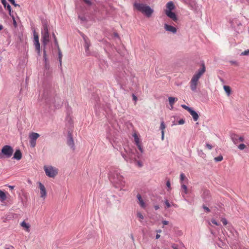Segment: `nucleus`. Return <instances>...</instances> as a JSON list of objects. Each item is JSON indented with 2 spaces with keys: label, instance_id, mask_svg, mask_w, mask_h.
<instances>
[{
  "label": "nucleus",
  "instance_id": "39",
  "mask_svg": "<svg viewBox=\"0 0 249 249\" xmlns=\"http://www.w3.org/2000/svg\"><path fill=\"white\" fill-rule=\"evenodd\" d=\"M181 107L182 108H183L184 109L187 110L188 112L192 108H191V107H188V106H187L186 105H181Z\"/></svg>",
  "mask_w": 249,
  "mask_h": 249
},
{
  "label": "nucleus",
  "instance_id": "2",
  "mask_svg": "<svg viewBox=\"0 0 249 249\" xmlns=\"http://www.w3.org/2000/svg\"><path fill=\"white\" fill-rule=\"evenodd\" d=\"M109 178L114 186L120 190L125 186V181L124 178L118 170H111L109 174Z\"/></svg>",
  "mask_w": 249,
  "mask_h": 249
},
{
  "label": "nucleus",
  "instance_id": "11",
  "mask_svg": "<svg viewBox=\"0 0 249 249\" xmlns=\"http://www.w3.org/2000/svg\"><path fill=\"white\" fill-rule=\"evenodd\" d=\"M67 144L73 150L74 149V141L73 140L72 135H71V133H69L68 135Z\"/></svg>",
  "mask_w": 249,
  "mask_h": 249
},
{
  "label": "nucleus",
  "instance_id": "24",
  "mask_svg": "<svg viewBox=\"0 0 249 249\" xmlns=\"http://www.w3.org/2000/svg\"><path fill=\"white\" fill-rule=\"evenodd\" d=\"M39 137V134L36 132H32L29 135L30 139L36 140V139Z\"/></svg>",
  "mask_w": 249,
  "mask_h": 249
},
{
  "label": "nucleus",
  "instance_id": "8",
  "mask_svg": "<svg viewBox=\"0 0 249 249\" xmlns=\"http://www.w3.org/2000/svg\"><path fill=\"white\" fill-rule=\"evenodd\" d=\"M34 45L37 54L40 55V45L39 42V37L35 30L34 31Z\"/></svg>",
  "mask_w": 249,
  "mask_h": 249
},
{
  "label": "nucleus",
  "instance_id": "35",
  "mask_svg": "<svg viewBox=\"0 0 249 249\" xmlns=\"http://www.w3.org/2000/svg\"><path fill=\"white\" fill-rule=\"evenodd\" d=\"M246 147V146L244 143H241L238 146V148L241 150H243Z\"/></svg>",
  "mask_w": 249,
  "mask_h": 249
},
{
  "label": "nucleus",
  "instance_id": "32",
  "mask_svg": "<svg viewBox=\"0 0 249 249\" xmlns=\"http://www.w3.org/2000/svg\"><path fill=\"white\" fill-rule=\"evenodd\" d=\"M30 146L32 147H35V146L36 145V141L32 140V139H30Z\"/></svg>",
  "mask_w": 249,
  "mask_h": 249
},
{
  "label": "nucleus",
  "instance_id": "37",
  "mask_svg": "<svg viewBox=\"0 0 249 249\" xmlns=\"http://www.w3.org/2000/svg\"><path fill=\"white\" fill-rule=\"evenodd\" d=\"M12 18H13V25L14 26V27L15 28H16L17 27V22L15 19V18H14V16L11 14V16H10Z\"/></svg>",
  "mask_w": 249,
  "mask_h": 249
},
{
  "label": "nucleus",
  "instance_id": "53",
  "mask_svg": "<svg viewBox=\"0 0 249 249\" xmlns=\"http://www.w3.org/2000/svg\"><path fill=\"white\" fill-rule=\"evenodd\" d=\"M161 132V140H164V131H162V132Z\"/></svg>",
  "mask_w": 249,
  "mask_h": 249
},
{
  "label": "nucleus",
  "instance_id": "20",
  "mask_svg": "<svg viewBox=\"0 0 249 249\" xmlns=\"http://www.w3.org/2000/svg\"><path fill=\"white\" fill-rule=\"evenodd\" d=\"M189 112L192 115L195 121H196L198 119L199 116L198 113L196 111L193 110L192 108H191V110H189Z\"/></svg>",
  "mask_w": 249,
  "mask_h": 249
},
{
  "label": "nucleus",
  "instance_id": "19",
  "mask_svg": "<svg viewBox=\"0 0 249 249\" xmlns=\"http://www.w3.org/2000/svg\"><path fill=\"white\" fill-rule=\"evenodd\" d=\"M238 135L235 133H232L231 135V138L233 143L235 145L238 144L239 143V140L238 139Z\"/></svg>",
  "mask_w": 249,
  "mask_h": 249
},
{
  "label": "nucleus",
  "instance_id": "26",
  "mask_svg": "<svg viewBox=\"0 0 249 249\" xmlns=\"http://www.w3.org/2000/svg\"><path fill=\"white\" fill-rule=\"evenodd\" d=\"M6 199V196L5 193L3 191L0 190V201L2 202L5 200Z\"/></svg>",
  "mask_w": 249,
  "mask_h": 249
},
{
  "label": "nucleus",
  "instance_id": "10",
  "mask_svg": "<svg viewBox=\"0 0 249 249\" xmlns=\"http://www.w3.org/2000/svg\"><path fill=\"white\" fill-rule=\"evenodd\" d=\"M202 197L205 202H209L211 199L210 192L209 190H204L202 195Z\"/></svg>",
  "mask_w": 249,
  "mask_h": 249
},
{
  "label": "nucleus",
  "instance_id": "17",
  "mask_svg": "<svg viewBox=\"0 0 249 249\" xmlns=\"http://www.w3.org/2000/svg\"><path fill=\"white\" fill-rule=\"evenodd\" d=\"M1 2L2 4L3 5V6L5 8H7L9 14L10 16H11V6L7 2L6 0H1Z\"/></svg>",
  "mask_w": 249,
  "mask_h": 249
},
{
  "label": "nucleus",
  "instance_id": "38",
  "mask_svg": "<svg viewBox=\"0 0 249 249\" xmlns=\"http://www.w3.org/2000/svg\"><path fill=\"white\" fill-rule=\"evenodd\" d=\"M8 0L15 7H17V6L19 7L20 6L19 4H18L15 3V0Z\"/></svg>",
  "mask_w": 249,
  "mask_h": 249
},
{
  "label": "nucleus",
  "instance_id": "57",
  "mask_svg": "<svg viewBox=\"0 0 249 249\" xmlns=\"http://www.w3.org/2000/svg\"><path fill=\"white\" fill-rule=\"evenodd\" d=\"M160 237V235L159 234H157L156 235V238L157 239H159V238Z\"/></svg>",
  "mask_w": 249,
  "mask_h": 249
},
{
  "label": "nucleus",
  "instance_id": "48",
  "mask_svg": "<svg viewBox=\"0 0 249 249\" xmlns=\"http://www.w3.org/2000/svg\"><path fill=\"white\" fill-rule=\"evenodd\" d=\"M86 4L89 5H91V3L89 0H83Z\"/></svg>",
  "mask_w": 249,
  "mask_h": 249
},
{
  "label": "nucleus",
  "instance_id": "1",
  "mask_svg": "<svg viewBox=\"0 0 249 249\" xmlns=\"http://www.w3.org/2000/svg\"><path fill=\"white\" fill-rule=\"evenodd\" d=\"M124 151L125 153L121 152V154L124 160L127 162L134 163L137 166L141 167L142 166V162L137 160L135 152L136 150L133 147H130L126 146L124 147Z\"/></svg>",
  "mask_w": 249,
  "mask_h": 249
},
{
  "label": "nucleus",
  "instance_id": "27",
  "mask_svg": "<svg viewBox=\"0 0 249 249\" xmlns=\"http://www.w3.org/2000/svg\"><path fill=\"white\" fill-rule=\"evenodd\" d=\"M133 136L134 138L135 142L136 145H138L139 144L141 143L140 141V139L136 133H134Z\"/></svg>",
  "mask_w": 249,
  "mask_h": 249
},
{
  "label": "nucleus",
  "instance_id": "49",
  "mask_svg": "<svg viewBox=\"0 0 249 249\" xmlns=\"http://www.w3.org/2000/svg\"><path fill=\"white\" fill-rule=\"evenodd\" d=\"M203 209L207 212H210V209L207 207V206H203Z\"/></svg>",
  "mask_w": 249,
  "mask_h": 249
},
{
  "label": "nucleus",
  "instance_id": "41",
  "mask_svg": "<svg viewBox=\"0 0 249 249\" xmlns=\"http://www.w3.org/2000/svg\"><path fill=\"white\" fill-rule=\"evenodd\" d=\"M249 54V50H246L241 53V55H248Z\"/></svg>",
  "mask_w": 249,
  "mask_h": 249
},
{
  "label": "nucleus",
  "instance_id": "47",
  "mask_svg": "<svg viewBox=\"0 0 249 249\" xmlns=\"http://www.w3.org/2000/svg\"><path fill=\"white\" fill-rule=\"evenodd\" d=\"M206 146L207 148H208L210 150L212 149L213 148L212 145L209 143H206Z\"/></svg>",
  "mask_w": 249,
  "mask_h": 249
},
{
  "label": "nucleus",
  "instance_id": "14",
  "mask_svg": "<svg viewBox=\"0 0 249 249\" xmlns=\"http://www.w3.org/2000/svg\"><path fill=\"white\" fill-rule=\"evenodd\" d=\"M83 38L85 41L84 47H85L86 53L87 54H89V48L90 45V42L88 40V39L85 36H83Z\"/></svg>",
  "mask_w": 249,
  "mask_h": 249
},
{
  "label": "nucleus",
  "instance_id": "18",
  "mask_svg": "<svg viewBox=\"0 0 249 249\" xmlns=\"http://www.w3.org/2000/svg\"><path fill=\"white\" fill-rule=\"evenodd\" d=\"M175 8L173 1H169L166 4V9L165 11H172Z\"/></svg>",
  "mask_w": 249,
  "mask_h": 249
},
{
  "label": "nucleus",
  "instance_id": "44",
  "mask_svg": "<svg viewBox=\"0 0 249 249\" xmlns=\"http://www.w3.org/2000/svg\"><path fill=\"white\" fill-rule=\"evenodd\" d=\"M221 221L224 225H226L228 223L227 220L225 218H222L221 219Z\"/></svg>",
  "mask_w": 249,
  "mask_h": 249
},
{
  "label": "nucleus",
  "instance_id": "16",
  "mask_svg": "<svg viewBox=\"0 0 249 249\" xmlns=\"http://www.w3.org/2000/svg\"><path fill=\"white\" fill-rule=\"evenodd\" d=\"M137 197L138 199V203L140 205V206L142 208H145L146 207V205L144 201L142 199L141 195L138 194L137 195Z\"/></svg>",
  "mask_w": 249,
  "mask_h": 249
},
{
  "label": "nucleus",
  "instance_id": "42",
  "mask_svg": "<svg viewBox=\"0 0 249 249\" xmlns=\"http://www.w3.org/2000/svg\"><path fill=\"white\" fill-rule=\"evenodd\" d=\"M238 139L239 140V142H243L245 140L244 137L241 136H239V135H238Z\"/></svg>",
  "mask_w": 249,
  "mask_h": 249
},
{
  "label": "nucleus",
  "instance_id": "45",
  "mask_svg": "<svg viewBox=\"0 0 249 249\" xmlns=\"http://www.w3.org/2000/svg\"><path fill=\"white\" fill-rule=\"evenodd\" d=\"M165 204L166 205L167 208H169L171 207V205L167 199L165 200Z\"/></svg>",
  "mask_w": 249,
  "mask_h": 249
},
{
  "label": "nucleus",
  "instance_id": "56",
  "mask_svg": "<svg viewBox=\"0 0 249 249\" xmlns=\"http://www.w3.org/2000/svg\"><path fill=\"white\" fill-rule=\"evenodd\" d=\"M8 187L11 189V190H12L14 188V186H12V185H9L8 186Z\"/></svg>",
  "mask_w": 249,
  "mask_h": 249
},
{
  "label": "nucleus",
  "instance_id": "31",
  "mask_svg": "<svg viewBox=\"0 0 249 249\" xmlns=\"http://www.w3.org/2000/svg\"><path fill=\"white\" fill-rule=\"evenodd\" d=\"M166 127V125L164 124V122L162 121H161V123H160V129L161 130V132H162V131H164V129Z\"/></svg>",
  "mask_w": 249,
  "mask_h": 249
},
{
  "label": "nucleus",
  "instance_id": "51",
  "mask_svg": "<svg viewBox=\"0 0 249 249\" xmlns=\"http://www.w3.org/2000/svg\"><path fill=\"white\" fill-rule=\"evenodd\" d=\"M211 222H212V223H213V224L215 225H217V226H218L219 225V224L216 222V221L214 219H212L211 220Z\"/></svg>",
  "mask_w": 249,
  "mask_h": 249
},
{
  "label": "nucleus",
  "instance_id": "55",
  "mask_svg": "<svg viewBox=\"0 0 249 249\" xmlns=\"http://www.w3.org/2000/svg\"><path fill=\"white\" fill-rule=\"evenodd\" d=\"M7 249H14V247L13 246H12V245H10V246H8Z\"/></svg>",
  "mask_w": 249,
  "mask_h": 249
},
{
  "label": "nucleus",
  "instance_id": "34",
  "mask_svg": "<svg viewBox=\"0 0 249 249\" xmlns=\"http://www.w3.org/2000/svg\"><path fill=\"white\" fill-rule=\"evenodd\" d=\"M137 217L140 219V222H142V220L143 219L144 216L140 212H138L137 213Z\"/></svg>",
  "mask_w": 249,
  "mask_h": 249
},
{
  "label": "nucleus",
  "instance_id": "13",
  "mask_svg": "<svg viewBox=\"0 0 249 249\" xmlns=\"http://www.w3.org/2000/svg\"><path fill=\"white\" fill-rule=\"evenodd\" d=\"M165 12L167 16L173 21H177L178 20V17L175 13L172 11H165Z\"/></svg>",
  "mask_w": 249,
  "mask_h": 249
},
{
  "label": "nucleus",
  "instance_id": "43",
  "mask_svg": "<svg viewBox=\"0 0 249 249\" xmlns=\"http://www.w3.org/2000/svg\"><path fill=\"white\" fill-rule=\"evenodd\" d=\"M137 146H138L139 149L140 150V152L141 153H142L143 152V148H142V145L141 144V143L140 144H139L138 145H137Z\"/></svg>",
  "mask_w": 249,
  "mask_h": 249
},
{
  "label": "nucleus",
  "instance_id": "33",
  "mask_svg": "<svg viewBox=\"0 0 249 249\" xmlns=\"http://www.w3.org/2000/svg\"><path fill=\"white\" fill-rule=\"evenodd\" d=\"M223 159V158L222 156L219 155L218 157L214 158V160L215 161L218 162V161H220L222 160Z\"/></svg>",
  "mask_w": 249,
  "mask_h": 249
},
{
  "label": "nucleus",
  "instance_id": "54",
  "mask_svg": "<svg viewBox=\"0 0 249 249\" xmlns=\"http://www.w3.org/2000/svg\"><path fill=\"white\" fill-rule=\"evenodd\" d=\"M172 247L173 249H178L177 246L175 244H173L172 246Z\"/></svg>",
  "mask_w": 249,
  "mask_h": 249
},
{
  "label": "nucleus",
  "instance_id": "6",
  "mask_svg": "<svg viewBox=\"0 0 249 249\" xmlns=\"http://www.w3.org/2000/svg\"><path fill=\"white\" fill-rule=\"evenodd\" d=\"M14 150L10 145H4L1 149L0 153V159L4 158H9L13 153Z\"/></svg>",
  "mask_w": 249,
  "mask_h": 249
},
{
  "label": "nucleus",
  "instance_id": "23",
  "mask_svg": "<svg viewBox=\"0 0 249 249\" xmlns=\"http://www.w3.org/2000/svg\"><path fill=\"white\" fill-rule=\"evenodd\" d=\"M188 181V179L186 177L185 175L183 173H181L180 175V183L184 184V183Z\"/></svg>",
  "mask_w": 249,
  "mask_h": 249
},
{
  "label": "nucleus",
  "instance_id": "21",
  "mask_svg": "<svg viewBox=\"0 0 249 249\" xmlns=\"http://www.w3.org/2000/svg\"><path fill=\"white\" fill-rule=\"evenodd\" d=\"M22 158V153L19 150H17L15 152L13 159L17 160H20Z\"/></svg>",
  "mask_w": 249,
  "mask_h": 249
},
{
  "label": "nucleus",
  "instance_id": "64",
  "mask_svg": "<svg viewBox=\"0 0 249 249\" xmlns=\"http://www.w3.org/2000/svg\"><path fill=\"white\" fill-rule=\"evenodd\" d=\"M114 35H115V36H118L117 34H116V33H115V34H114Z\"/></svg>",
  "mask_w": 249,
  "mask_h": 249
},
{
  "label": "nucleus",
  "instance_id": "3",
  "mask_svg": "<svg viewBox=\"0 0 249 249\" xmlns=\"http://www.w3.org/2000/svg\"><path fill=\"white\" fill-rule=\"evenodd\" d=\"M206 71L205 64L203 63L201 64V68L199 69L193 76L190 82V87L192 91H196L197 86L198 84L199 79L203 75Z\"/></svg>",
  "mask_w": 249,
  "mask_h": 249
},
{
  "label": "nucleus",
  "instance_id": "5",
  "mask_svg": "<svg viewBox=\"0 0 249 249\" xmlns=\"http://www.w3.org/2000/svg\"><path fill=\"white\" fill-rule=\"evenodd\" d=\"M41 42L45 47L50 41V37L48 31V26L46 20L42 21V28L41 31Z\"/></svg>",
  "mask_w": 249,
  "mask_h": 249
},
{
  "label": "nucleus",
  "instance_id": "46",
  "mask_svg": "<svg viewBox=\"0 0 249 249\" xmlns=\"http://www.w3.org/2000/svg\"><path fill=\"white\" fill-rule=\"evenodd\" d=\"M184 123H185V121H184V119H181L178 121V124H184Z\"/></svg>",
  "mask_w": 249,
  "mask_h": 249
},
{
  "label": "nucleus",
  "instance_id": "22",
  "mask_svg": "<svg viewBox=\"0 0 249 249\" xmlns=\"http://www.w3.org/2000/svg\"><path fill=\"white\" fill-rule=\"evenodd\" d=\"M168 100L169 102L170 106L171 107V109H173V105L175 104L176 101H178V98L173 97H169L168 98Z\"/></svg>",
  "mask_w": 249,
  "mask_h": 249
},
{
  "label": "nucleus",
  "instance_id": "63",
  "mask_svg": "<svg viewBox=\"0 0 249 249\" xmlns=\"http://www.w3.org/2000/svg\"><path fill=\"white\" fill-rule=\"evenodd\" d=\"M157 231V232L160 233L161 232V231L160 230H159Z\"/></svg>",
  "mask_w": 249,
  "mask_h": 249
},
{
  "label": "nucleus",
  "instance_id": "58",
  "mask_svg": "<svg viewBox=\"0 0 249 249\" xmlns=\"http://www.w3.org/2000/svg\"><path fill=\"white\" fill-rule=\"evenodd\" d=\"M133 100H134L135 101H136L137 100V97L134 95H133Z\"/></svg>",
  "mask_w": 249,
  "mask_h": 249
},
{
  "label": "nucleus",
  "instance_id": "60",
  "mask_svg": "<svg viewBox=\"0 0 249 249\" xmlns=\"http://www.w3.org/2000/svg\"><path fill=\"white\" fill-rule=\"evenodd\" d=\"M154 208H155V210H158V209H159V206H158V205H157V206H155L154 207Z\"/></svg>",
  "mask_w": 249,
  "mask_h": 249
},
{
  "label": "nucleus",
  "instance_id": "12",
  "mask_svg": "<svg viewBox=\"0 0 249 249\" xmlns=\"http://www.w3.org/2000/svg\"><path fill=\"white\" fill-rule=\"evenodd\" d=\"M164 27L165 30L167 31L171 32L173 34H176L177 33V30L176 28L172 25L165 23L164 24Z\"/></svg>",
  "mask_w": 249,
  "mask_h": 249
},
{
  "label": "nucleus",
  "instance_id": "30",
  "mask_svg": "<svg viewBox=\"0 0 249 249\" xmlns=\"http://www.w3.org/2000/svg\"><path fill=\"white\" fill-rule=\"evenodd\" d=\"M181 187L183 190L184 194H187L188 193L187 186L184 183L181 184Z\"/></svg>",
  "mask_w": 249,
  "mask_h": 249
},
{
  "label": "nucleus",
  "instance_id": "15",
  "mask_svg": "<svg viewBox=\"0 0 249 249\" xmlns=\"http://www.w3.org/2000/svg\"><path fill=\"white\" fill-rule=\"evenodd\" d=\"M20 226L22 227L27 232H30L31 226L29 223H27L25 221H23L20 223Z\"/></svg>",
  "mask_w": 249,
  "mask_h": 249
},
{
  "label": "nucleus",
  "instance_id": "29",
  "mask_svg": "<svg viewBox=\"0 0 249 249\" xmlns=\"http://www.w3.org/2000/svg\"><path fill=\"white\" fill-rule=\"evenodd\" d=\"M43 59L45 62V67L46 68H47L48 66L47 64V54H46V52L45 50V47H44V49H43Z\"/></svg>",
  "mask_w": 249,
  "mask_h": 249
},
{
  "label": "nucleus",
  "instance_id": "40",
  "mask_svg": "<svg viewBox=\"0 0 249 249\" xmlns=\"http://www.w3.org/2000/svg\"><path fill=\"white\" fill-rule=\"evenodd\" d=\"M78 18L79 19H80V20L82 21H85L86 20V18L84 16H80V15H79L78 16Z\"/></svg>",
  "mask_w": 249,
  "mask_h": 249
},
{
  "label": "nucleus",
  "instance_id": "25",
  "mask_svg": "<svg viewBox=\"0 0 249 249\" xmlns=\"http://www.w3.org/2000/svg\"><path fill=\"white\" fill-rule=\"evenodd\" d=\"M58 59H59V67H60V69H62V52L60 50L59 47H58Z\"/></svg>",
  "mask_w": 249,
  "mask_h": 249
},
{
  "label": "nucleus",
  "instance_id": "9",
  "mask_svg": "<svg viewBox=\"0 0 249 249\" xmlns=\"http://www.w3.org/2000/svg\"><path fill=\"white\" fill-rule=\"evenodd\" d=\"M38 188L40 190V196L44 200L47 196V191L44 185L40 182H37Z\"/></svg>",
  "mask_w": 249,
  "mask_h": 249
},
{
  "label": "nucleus",
  "instance_id": "59",
  "mask_svg": "<svg viewBox=\"0 0 249 249\" xmlns=\"http://www.w3.org/2000/svg\"><path fill=\"white\" fill-rule=\"evenodd\" d=\"M231 63L232 64H235V65H237V63L236 61H231Z\"/></svg>",
  "mask_w": 249,
  "mask_h": 249
},
{
  "label": "nucleus",
  "instance_id": "7",
  "mask_svg": "<svg viewBox=\"0 0 249 249\" xmlns=\"http://www.w3.org/2000/svg\"><path fill=\"white\" fill-rule=\"evenodd\" d=\"M43 169L46 176L49 178H54L58 172L57 168L51 165L44 166Z\"/></svg>",
  "mask_w": 249,
  "mask_h": 249
},
{
  "label": "nucleus",
  "instance_id": "28",
  "mask_svg": "<svg viewBox=\"0 0 249 249\" xmlns=\"http://www.w3.org/2000/svg\"><path fill=\"white\" fill-rule=\"evenodd\" d=\"M224 89L225 91L226 92L228 95H230L231 93V88L228 86H224Z\"/></svg>",
  "mask_w": 249,
  "mask_h": 249
},
{
  "label": "nucleus",
  "instance_id": "52",
  "mask_svg": "<svg viewBox=\"0 0 249 249\" xmlns=\"http://www.w3.org/2000/svg\"><path fill=\"white\" fill-rule=\"evenodd\" d=\"M162 224L164 225H168L169 222L168 221H166V220H163L162 221Z\"/></svg>",
  "mask_w": 249,
  "mask_h": 249
},
{
  "label": "nucleus",
  "instance_id": "50",
  "mask_svg": "<svg viewBox=\"0 0 249 249\" xmlns=\"http://www.w3.org/2000/svg\"><path fill=\"white\" fill-rule=\"evenodd\" d=\"M54 43H55V45H56V46L57 47V48H58V47H59L58 43V42H57V39H56V36H54Z\"/></svg>",
  "mask_w": 249,
  "mask_h": 249
},
{
  "label": "nucleus",
  "instance_id": "4",
  "mask_svg": "<svg viewBox=\"0 0 249 249\" xmlns=\"http://www.w3.org/2000/svg\"><path fill=\"white\" fill-rule=\"evenodd\" d=\"M134 7L147 17H150L154 12V10L149 6L142 3L135 2Z\"/></svg>",
  "mask_w": 249,
  "mask_h": 249
},
{
  "label": "nucleus",
  "instance_id": "62",
  "mask_svg": "<svg viewBox=\"0 0 249 249\" xmlns=\"http://www.w3.org/2000/svg\"><path fill=\"white\" fill-rule=\"evenodd\" d=\"M153 249H159V248H158V247H153Z\"/></svg>",
  "mask_w": 249,
  "mask_h": 249
},
{
  "label": "nucleus",
  "instance_id": "36",
  "mask_svg": "<svg viewBox=\"0 0 249 249\" xmlns=\"http://www.w3.org/2000/svg\"><path fill=\"white\" fill-rule=\"evenodd\" d=\"M166 186L168 188V191H170L171 189V183L170 180H168L166 182Z\"/></svg>",
  "mask_w": 249,
  "mask_h": 249
},
{
  "label": "nucleus",
  "instance_id": "61",
  "mask_svg": "<svg viewBox=\"0 0 249 249\" xmlns=\"http://www.w3.org/2000/svg\"><path fill=\"white\" fill-rule=\"evenodd\" d=\"M3 27L2 25H0V31L3 29Z\"/></svg>",
  "mask_w": 249,
  "mask_h": 249
}]
</instances>
